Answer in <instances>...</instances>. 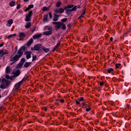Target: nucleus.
<instances>
[{
  "label": "nucleus",
  "mask_w": 131,
  "mask_h": 131,
  "mask_svg": "<svg viewBox=\"0 0 131 131\" xmlns=\"http://www.w3.org/2000/svg\"><path fill=\"white\" fill-rule=\"evenodd\" d=\"M16 5V2L15 1H11L10 3L9 6L10 7H14V6H15Z\"/></svg>",
  "instance_id": "obj_24"
},
{
  "label": "nucleus",
  "mask_w": 131,
  "mask_h": 131,
  "mask_svg": "<svg viewBox=\"0 0 131 131\" xmlns=\"http://www.w3.org/2000/svg\"><path fill=\"white\" fill-rule=\"evenodd\" d=\"M61 6V2H58L56 3V7L57 8H59Z\"/></svg>",
  "instance_id": "obj_32"
},
{
  "label": "nucleus",
  "mask_w": 131,
  "mask_h": 131,
  "mask_svg": "<svg viewBox=\"0 0 131 131\" xmlns=\"http://www.w3.org/2000/svg\"><path fill=\"white\" fill-rule=\"evenodd\" d=\"M127 108H129V105L127 104Z\"/></svg>",
  "instance_id": "obj_55"
},
{
  "label": "nucleus",
  "mask_w": 131,
  "mask_h": 131,
  "mask_svg": "<svg viewBox=\"0 0 131 131\" xmlns=\"http://www.w3.org/2000/svg\"><path fill=\"white\" fill-rule=\"evenodd\" d=\"M35 29H36V27H34L32 30V32H34L35 31Z\"/></svg>",
  "instance_id": "obj_42"
},
{
  "label": "nucleus",
  "mask_w": 131,
  "mask_h": 131,
  "mask_svg": "<svg viewBox=\"0 0 131 131\" xmlns=\"http://www.w3.org/2000/svg\"><path fill=\"white\" fill-rule=\"evenodd\" d=\"M1 98H2V96H1V94H0V99H1Z\"/></svg>",
  "instance_id": "obj_57"
},
{
  "label": "nucleus",
  "mask_w": 131,
  "mask_h": 131,
  "mask_svg": "<svg viewBox=\"0 0 131 131\" xmlns=\"http://www.w3.org/2000/svg\"><path fill=\"white\" fill-rule=\"evenodd\" d=\"M44 110H45V111H47V110H48V108H47V107H45Z\"/></svg>",
  "instance_id": "obj_54"
},
{
  "label": "nucleus",
  "mask_w": 131,
  "mask_h": 131,
  "mask_svg": "<svg viewBox=\"0 0 131 131\" xmlns=\"http://www.w3.org/2000/svg\"><path fill=\"white\" fill-rule=\"evenodd\" d=\"M32 43H33V39H30L27 43V47H29L31 46Z\"/></svg>",
  "instance_id": "obj_17"
},
{
  "label": "nucleus",
  "mask_w": 131,
  "mask_h": 131,
  "mask_svg": "<svg viewBox=\"0 0 131 131\" xmlns=\"http://www.w3.org/2000/svg\"><path fill=\"white\" fill-rule=\"evenodd\" d=\"M42 45L41 44H37L34 46V51H39V52H41V48Z\"/></svg>",
  "instance_id": "obj_8"
},
{
  "label": "nucleus",
  "mask_w": 131,
  "mask_h": 131,
  "mask_svg": "<svg viewBox=\"0 0 131 131\" xmlns=\"http://www.w3.org/2000/svg\"><path fill=\"white\" fill-rule=\"evenodd\" d=\"M19 75H20V70H17L14 73L13 77H17V76H19Z\"/></svg>",
  "instance_id": "obj_19"
},
{
  "label": "nucleus",
  "mask_w": 131,
  "mask_h": 131,
  "mask_svg": "<svg viewBox=\"0 0 131 131\" xmlns=\"http://www.w3.org/2000/svg\"><path fill=\"white\" fill-rule=\"evenodd\" d=\"M26 50V47L25 46H22L17 51L16 54V52L11 56L10 57V61L12 62L10 63V65H13L15 64L16 62L19 61L20 57L23 56V52Z\"/></svg>",
  "instance_id": "obj_1"
},
{
  "label": "nucleus",
  "mask_w": 131,
  "mask_h": 131,
  "mask_svg": "<svg viewBox=\"0 0 131 131\" xmlns=\"http://www.w3.org/2000/svg\"><path fill=\"white\" fill-rule=\"evenodd\" d=\"M31 50H33L32 48H31Z\"/></svg>",
  "instance_id": "obj_61"
},
{
  "label": "nucleus",
  "mask_w": 131,
  "mask_h": 131,
  "mask_svg": "<svg viewBox=\"0 0 131 131\" xmlns=\"http://www.w3.org/2000/svg\"><path fill=\"white\" fill-rule=\"evenodd\" d=\"M20 8H21V5H20V4H18V5H17L16 9H17V10H19V9H20Z\"/></svg>",
  "instance_id": "obj_33"
},
{
  "label": "nucleus",
  "mask_w": 131,
  "mask_h": 131,
  "mask_svg": "<svg viewBox=\"0 0 131 131\" xmlns=\"http://www.w3.org/2000/svg\"><path fill=\"white\" fill-rule=\"evenodd\" d=\"M82 15H85V9L84 10V11L82 12Z\"/></svg>",
  "instance_id": "obj_48"
},
{
  "label": "nucleus",
  "mask_w": 131,
  "mask_h": 131,
  "mask_svg": "<svg viewBox=\"0 0 131 131\" xmlns=\"http://www.w3.org/2000/svg\"><path fill=\"white\" fill-rule=\"evenodd\" d=\"M33 7H34V6H33V5H30L29 6V8H30V9H33Z\"/></svg>",
  "instance_id": "obj_39"
},
{
  "label": "nucleus",
  "mask_w": 131,
  "mask_h": 131,
  "mask_svg": "<svg viewBox=\"0 0 131 131\" xmlns=\"http://www.w3.org/2000/svg\"><path fill=\"white\" fill-rule=\"evenodd\" d=\"M52 24H54V25H55V29H56L57 30H59L60 28H61V25L62 24V22L58 21V22H52Z\"/></svg>",
  "instance_id": "obj_7"
},
{
  "label": "nucleus",
  "mask_w": 131,
  "mask_h": 131,
  "mask_svg": "<svg viewBox=\"0 0 131 131\" xmlns=\"http://www.w3.org/2000/svg\"><path fill=\"white\" fill-rule=\"evenodd\" d=\"M24 2H28L29 0H24Z\"/></svg>",
  "instance_id": "obj_56"
},
{
  "label": "nucleus",
  "mask_w": 131,
  "mask_h": 131,
  "mask_svg": "<svg viewBox=\"0 0 131 131\" xmlns=\"http://www.w3.org/2000/svg\"><path fill=\"white\" fill-rule=\"evenodd\" d=\"M77 10V6L74 5H68L64 7V10L67 15H70L73 11H76Z\"/></svg>",
  "instance_id": "obj_2"
},
{
  "label": "nucleus",
  "mask_w": 131,
  "mask_h": 131,
  "mask_svg": "<svg viewBox=\"0 0 131 131\" xmlns=\"http://www.w3.org/2000/svg\"><path fill=\"white\" fill-rule=\"evenodd\" d=\"M60 45H61V42H59L57 44V45L55 46V47L58 49V48H59V46H60Z\"/></svg>",
  "instance_id": "obj_36"
},
{
  "label": "nucleus",
  "mask_w": 131,
  "mask_h": 131,
  "mask_svg": "<svg viewBox=\"0 0 131 131\" xmlns=\"http://www.w3.org/2000/svg\"><path fill=\"white\" fill-rule=\"evenodd\" d=\"M83 100H84L83 97H81V98L79 99V101L80 102V101H83Z\"/></svg>",
  "instance_id": "obj_47"
},
{
  "label": "nucleus",
  "mask_w": 131,
  "mask_h": 131,
  "mask_svg": "<svg viewBox=\"0 0 131 131\" xmlns=\"http://www.w3.org/2000/svg\"><path fill=\"white\" fill-rule=\"evenodd\" d=\"M60 17V15H58V17Z\"/></svg>",
  "instance_id": "obj_60"
},
{
  "label": "nucleus",
  "mask_w": 131,
  "mask_h": 131,
  "mask_svg": "<svg viewBox=\"0 0 131 131\" xmlns=\"http://www.w3.org/2000/svg\"><path fill=\"white\" fill-rule=\"evenodd\" d=\"M47 30H50V31L52 30V27L50 26L48 27Z\"/></svg>",
  "instance_id": "obj_41"
},
{
  "label": "nucleus",
  "mask_w": 131,
  "mask_h": 131,
  "mask_svg": "<svg viewBox=\"0 0 131 131\" xmlns=\"http://www.w3.org/2000/svg\"><path fill=\"white\" fill-rule=\"evenodd\" d=\"M2 47H4V42H2L1 44H0V48H2Z\"/></svg>",
  "instance_id": "obj_49"
},
{
  "label": "nucleus",
  "mask_w": 131,
  "mask_h": 131,
  "mask_svg": "<svg viewBox=\"0 0 131 131\" xmlns=\"http://www.w3.org/2000/svg\"><path fill=\"white\" fill-rule=\"evenodd\" d=\"M49 16V15L48 14H46L44 16H43V22H48V17Z\"/></svg>",
  "instance_id": "obj_23"
},
{
  "label": "nucleus",
  "mask_w": 131,
  "mask_h": 131,
  "mask_svg": "<svg viewBox=\"0 0 131 131\" xmlns=\"http://www.w3.org/2000/svg\"><path fill=\"white\" fill-rule=\"evenodd\" d=\"M59 101H60L61 103H64L65 102V100H64V99H59Z\"/></svg>",
  "instance_id": "obj_40"
},
{
  "label": "nucleus",
  "mask_w": 131,
  "mask_h": 131,
  "mask_svg": "<svg viewBox=\"0 0 131 131\" xmlns=\"http://www.w3.org/2000/svg\"><path fill=\"white\" fill-rule=\"evenodd\" d=\"M14 20L12 19H10L8 20H7V24H6V26L8 27H10L11 25H12V23H13Z\"/></svg>",
  "instance_id": "obj_12"
},
{
  "label": "nucleus",
  "mask_w": 131,
  "mask_h": 131,
  "mask_svg": "<svg viewBox=\"0 0 131 131\" xmlns=\"http://www.w3.org/2000/svg\"><path fill=\"white\" fill-rule=\"evenodd\" d=\"M52 38H53V39H54V40H56V37L53 36V37H52Z\"/></svg>",
  "instance_id": "obj_52"
},
{
  "label": "nucleus",
  "mask_w": 131,
  "mask_h": 131,
  "mask_svg": "<svg viewBox=\"0 0 131 131\" xmlns=\"http://www.w3.org/2000/svg\"><path fill=\"white\" fill-rule=\"evenodd\" d=\"M67 20H68L67 18H64L63 19H62L61 21V22H67Z\"/></svg>",
  "instance_id": "obj_30"
},
{
  "label": "nucleus",
  "mask_w": 131,
  "mask_h": 131,
  "mask_svg": "<svg viewBox=\"0 0 131 131\" xmlns=\"http://www.w3.org/2000/svg\"><path fill=\"white\" fill-rule=\"evenodd\" d=\"M99 85L101 86H103L104 85V82H103V81L100 82V83H99Z\"/></svg>",
  "instance_id": "obj_38"
},
{
  "label": "nucleus",
  "mask_w": 131,
  "mask_h": 131,
  "mask_svg": "<svg viewBox=\"0 0 131 131\" xmlns=\"http://www.w3.org/2000/svg\"><path fill=\"white\" fill-rule=\"evenodd\" d=\"M84 17V15H83V14H81L78 18V20H79V19H81V18H83Z\"/></svg>",
  "instance_id": "obj_34"
},
{
  "label": "nucleus",
  "mask_w": 131,
  "mask_h": 131,
  "mask_svg": "<svg viewBox=\"0 0 131 131\" xmlns=\"http://www.w3.org/2000/svg\"><path fill=\"white\" fill-rule=\"evenodd\" d=\"M32 11L29 12V14L26 16L25 21H26V22H29V21H31V17H32Z\"/></svg>",
  "instance_id": "obj_6"
},
{
  "label": "nucleus",
  "mask_w": 131,
  "mask_h": 131,
  "mask_svg": "<svg viewBox=\"0 0 131 131\" xmlns=\"http://www.w3.org/2000/svg\"><path fill=\"white\" fill-rule=\"evenodd\" d=\"M17 36V34H16L9 35V36L7 37V38H8V39H9L10 38H12V37H15V36Z\"/></svg>",
  "instance_id": "obj_25"
},
{
  "label": "nucleus",
  "mask_w": 131,
  "mask_h": 131,
  "mask_svg": "<svg viewBox=\"0 0 131 131\" xmlns=\"http://www.w3.org/2000/svg\"><path fill=\"white\" fill-rule=\"evenodd\" d=\"M11 85V81L7 80L5 78H3L2 80V83L0 85V89H8L9 86Z\"/></svg>",
  "instance_id": "obj_3"
},
{
  "label": "nucleus",
  "mask_w": 131,
  "mask_h": 131,
  "mask_svg": "<svg viewBox=\"0 0 131 131\" xmlns=\"http://www.w3.org/2000/svg\"><path fill=\"white\" fill-rule=\"evenodd\" d=\"M10 79H12V78H11Z\"/></svg>",
  "instance_id": "obj_62"
},
{
  "label": "nucleus",
  "mask_w": 131,
  "mask_h": 131,
  "mask_svg": "<svg viewBox=\"0 0 131 131\" xmlns=\"http://www.w3.org/2000/svg\"><path fill=\"white\" fill-rule=\"evenodd\" d=\"M60 45H61V42H59L57 44V45L55 46V47L58 49V48H59V46H60Z\"/></svg>",
  "instance_id": "obj_35"
},
{
  "label": "nucleus",
  "mask_w": 131,
  "mask_h": 131,
  "mask_svg": "<svg viewBox=\"0 0 131 131\" xmlns=\"http://www.w3.org/2000/svg\"><path fill=\"white\" fill-rule=\"evenodd\" d=\"M26 28L28 29L30 28L31 27V23H28L26 26H25Z\"/></svg>",
  "instance_id": "obj_26"
},
{
  "label": "nucleus",
  "mask_w": 131,
  "mask_h": 131,
  "mask_svg": "<svg viewBox=\"0 0 131 131\" xmlns=\"http://www.w3.org/2000/svg\"><path fill=\"white\" fill-rule=\"evenodd\" d=\"M6 78H7V79H10V76L8 75H6Z\"/></svg>",
  "instance_id": "obj_43"
},
{
  "label": "nucleus",
  "mask_w": 131,
  "mask_h": 131,
  "mask_svg": "<svg viewBox=\"0 0 131 131\" xmlns=\"http://www.w3.org/2000/svg\"><path fill=\"white\" fill-rule=\"evenodd\" d=\"M60 28L62 29V30H66V25H65L64 23H61Z\"/></svg>",
  "instance_id": "obj_21"
},
{
  "label": "nucleus",
  "mask_w": 131,
  "mask_h": 131,
  "mask_svg": "<svg viewBox=\"0 0 131 131\" xmlns=\"http://www.w3.org/2000/svg\"><path fill=\"white\" fill-rule=\"evenodd\" d=\"M29 10H30V8L28 7L25 9V12H27V11H29Z\"/></svg>",
  "instance_id": "obj_45"
},
{
  "label": "nucleus",
  "mask_w": 131,
  "mask_h": 131,
  "mask_svg": "<svg viewBox=\"0 0 131 131\" xmlns=\"http://www.w3.org/2000/svg\"><path fill=\"white\" fill-rule=\"evenodd\" d=\"M41 50H43L45 53H49L50 52V49L46 48L45 46H42Z\"/></svg>",
  "instance_id": "obj_16"
},
{
  "label": "nucleus",
  "mask_w": 131,
  "mask_h": 131,
  "mask_svg": "<svg viewBox=\"0 0 131 131\" xmlns=\"http://www.w3.org/2000/svg\"><path fill=\"white\" fill-rule=\"evenodd\" d=\"M57 47H55L53 49L52 52H55L57 50Z\"/></svg>",
  "instance_id": "obj_46"
},
{
  "label": "nucleus",
  "mask_w": 131,
  "mask_h": 131,
  "mask_svg": "<svg viewBox=\"0 0 131 131\" xmlns=\"http://www.w3.org/2000/svg\"><path fill=\"white\" fill-rule=\"evenodd\" d=\"M31 65V62H26L24 64V67H26V68H28Z\"/></svg>",
  "instance_id": "obj_22"
},
{
  "label": "nucleus",
  "mask_w": 131,
  "mask_h": 131,
  "mask_svg": "<svg viewBox=\"0 0 131 131\" xmlns=\"http://www.w3.org/2000/svg\"><path fill=\"white\" fill-rule=\"evenodd\" d=\"M64 8L63 9L62 8H56L55 10V12H56V13H60V14H62V13H64Z\"/></svg>",
  "instance_id": "obj_9"
},
{
  "label": "nucleus",
  "mask_w": 131,
  "mask_h": 131,
  "mask_svg": "<svg viewBox=\"0 0 131 131\" xmlns=\"http://www.w3.org/2000/svg\"><path fill=\"white\" fill-rule=\"evenodd\" d=\"M49 15L50 19H52V18H53V16L52 15V12H49Z\"/></svg>",
  "instance_id": "obj_37"
},
{
  "label": "nucleus",
  "mask_w": 131,
  "mask_h": 131,
  "mask_svg": "<svg viewBox=\"0 0 131 131\" xmlns=\"http://www.w3.org/2000/svg\"><path fill=\"white\" fill-rule=\"evenodd\" d=\"M68 26L69 27H71V24H69L68 25Z\"/></svg>",
  "instance_id": "obj_53"
},
{
  "label": "nucleus",
  "mask_w": 131,
  "mask_h": 131,
  "mask_svg": "<svg viewBox=\"0 0 131 131\" xmlns=\"http://www.w3.org/2000/svg\"><path fill=\"white\" fill-rule=\"evenodd\" d=\"M26 36V34L24 32H21L19 33V37L21 39H19V40H21L22 39L25 38V37Z\"/></svg>",
  "instance_id": "obj_11"
},
{
  "label": "nucleus",
  "mask_w": 131,
  "mask_h": 131,
  "mask_svg": "<svg viewBox=\"0 0 131 131\" xmlns=\"http://www.w3.org/2000/svg\"><path fill=\"white\" fill-rule=\"evenodd\" d=\"M110 40H111V41H113V37H111L110 38Z\"/></svg>",
  "instance_id": "obj_51"
},
{
  "label": "nucleus",
  "mask_w": 131,
  "mask_h": 131,
  "mask_svg": "<svg viewBox=\"0 0 131 131\" xmlns=\"http://www.w3.org/2000/svg\"><path fill=\"white\" fill-rule=\"evenodd\" d=\"M5 55H10V52L6 49L0 50V57H4Z\"/></svg>",
  "instance_id": "obj_5"
},
{
  "label": "nucleus",
  "mask_w": 131,
  "mask_h": 131,
  "mask_svg": "<svg viewBox=\"0 0 131 131\" xmlns=\"http://www.w3.org/2000/svg\"><path fill=\"white\" fill-rule=\"evenodd\" d=\"M121 67V64L120 63H116L115 64V68L116 69H118V68H120V67Z\"/></svg>",
  "instance_id": "obj_27"
},
{
  "label": "nucleus",
  "mask_w": 131,
  "mask_h": 131,
  "mask_svg": "<svg viewBox=\"0 0 131 131\" xmlns=\"http://www.w3.org/2000/svg\"><path fill=\"white\" fill-rule=\"evenodd\" d=\"M1 81H2V79H0V82H1Z\"/></svg>",
  "instance_id": "obj_58"
},
{
  "label": "nucleus",
  "mask_w": 131,
  "mask_h": 131,
  "mask_svg": "<svg viewBox=\"0 0 131 131\" xmlns=\"http://www.w3.org/2000/svg\"><path fill=\"white\" fill-rule=\"evenodd\" d=\"M37 58V57L35 55L32 56V61H35L36 59Z\"/></svg>",
  "instance_id": "obj_28"
},
{
  "label": "nucleus",
  "mask_w": 131,
  "mask_h": 131,
  "mask_svg": "<svg viewBox=\"0 0 131 131\" xmlns=\"http://www.w3.org/2000/svg\"><path fill=\"white\" fill-rule=\"evenodd\" d=\"M86 111H87L88 112H89V111H91V107L86 108Z\"/></svg>",
  "instance_id": "obj_44"
},
{
  "label": "nucleus",
  "mask_w": 131,
  "mask_h": 131,
  "mask_svg": "<svg viewBox=\"0 0 131 131\" xmlns=\"http://www.w3.org/2000/svg\"><path fill=\"white\" fill-rule=\"evenodd\" d=\"M16 50H17V47H15Z\"/></svg>",
  "instance_id": "obj_59"
},
{
  "label": "nucleus",
  "mask_w": 131,
  "mask_h": 131,
  "mask_svg": "<svg viewBox=\"0 0 131 131\" xmlns=\"http://www.w3.org/2000/svg\"><path fill=\"white\" fill-rule=\"evenodd\" d=\"M53 33L52 30L43 32V35H51Z\"/></svg>",
  "instance_id": "obj_14"
},
{
  "label": "nucleus",
  "mask_w": 131,
  "mask_h": 131,
  "mask_svg": "<svg viewBox=\"0 0 131 131\" xmlns=\"http://www.w3.org/2000/svg\"><path fill=\"white\" fill-rule=\"evenodd\" d=\"M112 71H113V69H112V68L108 69L107 70L108 73H111V72H112Z\"/></svg>",
  "instance_id": "obj_29"
},
{
  "label": "nucleus",
  "mask_w": 131,
  "mask_h": 131,
  "mask_svg": "<svg viewBox=\"0 0 131 131\" xmlns=\"http://www.w3.org/2000/svg\"><path fill=\"white\" fill-rule=\"evenodd\" d=\"M26 60L25 59V58H23L21 59V62L19 63V66H23V64H24V63H25Z\"/></svg>",
  "instance_id": "obj_20"
},
{
  "label": "nucleus",
  "mask_w": 131,
  "mask_h": 131,
  "mask_svg": "<svg viewBox=\"0 0 131 131\" xmlns=\"http://www.w3.org/2000/svg\"><path fill=\"white\" fill-rule=\"evenodd\" d=\"M32 54V52L31 51H27L25 53V54L26 55L27 59H30L31 58V54Z\"/></svg>",
  "instance_id": "obj_10"
},
{
  "label": "nucleus",
  "mask_w": 131,
  "mask_h": 131,
  "mask_svg": "<svg viewBox=\"0 0 131 131\" xmlns=\"http://www.w3.org/2000/svg\"><path fill=\"white\" fill-rule=\"evenodd\" d=\"M54 17L53 19V21H54V22H56L58 21V20H59V15L56 14L55 13H54Z\"/></svg>",
  "instance_id": "obj_15"
},
{
  "label": "nucleus",
  "mask_w": 131,
  "mask_h": 131,
  "mask_svg": "<svg viewBox=\"0 0 131 131\" xmlns=\"http://www.w3.org/2000/svg\"><path fill=\"white\" fill-rule=\"evenodd\" d=\"M10 73H11V67H10V66H8L6 69V73H7V74H10Z\"/></svg>",
  "instance_id": "obj_18"
},
{
  "label": "nucleus",
  "mask_w": 131,
  "mask_h": 131,
  "mask_svg": "<svg viewBox=\"0 0 131 131\" xmlns=\"http://www.w3.org/2000/svg\"><path fill=\"white\" fill-rule=\"evenodd\" d=\"M43 12H46V11H48V7H43L42 9Z\"/></svg>",
  "instance_id": "obj_31"
},
{
  "label": "nucleus",
  "mask_w": 131,
  "mask_h": 131,
  "mask_svg": "<svg viewBox=\"0 0 131 131\" xmlns=\"http://www.w3.org/2000/svg\"><path fill=\"white\" fill-rule=\"evenodd\" d=\"M42 36V34H36L33 36V38L34 39H36V38H40V37H41Z\"/></svg>",
  "instance_id": "obj_13"
},
{
  "label": "nucleus",
  "mask_w": 131,
  "mask_h": 131,
  "mask_svg": "<svg viewBox=\"0 0 131 131\" xmlns=\"http://www.w3.org/2000/svg\"><path fill=\"white\" fill-rule=\"evenodd\" d=\"M76 104H77L78 105H79L80 104L79 101H77V100H76Z\"/></svg>",
  "instance_id": "obj_50"
},
{
  "label": "nucleus",
  "mask_w": 131,
  "mask_h": 131,
  "mask_svg": "<svg viewBox=\"0 0 131 131\" xmlns=\"http://www.w3.org/2000/svg\"><path fill=\"white\" fill-rule=\"evenodd\" d=\"M26 79H27V78H24L22 80L15 84L14 86L15 90H18L21 84H22V82L23 81H26Z\"/></svg>",
  "instance_id": "obj_4"
}]
</instances>
